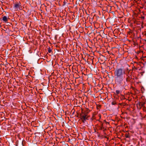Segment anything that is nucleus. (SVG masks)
<instances>
[{
    "instance_id": "1",
    "label": "nucleus",
    "mask_w": 146,
    "mask_h": 146,
    "mask_svg": "<svg viewBox=\"0 0 146 146\" xmlns=\"http://www.w3.org/2000/svg\"><path fill=\"white\" fill-rule=\"evenodd\" d=\"M125 70L123 68H116L114 72L115 83L118 85H123V81L125 77L124 75L125 74Z\"/></svg>"
},
{
    "instance_id": "2",
    "label": "nucleus",
    "mask_w": 146,
    "mask_h": 146,
    "mask_svg": "<svg viewBox=\"0 0 146 146\" xmlns=\"http://www.w3.org/2000/svg\"><path fill=\"white\" fill-rule=\"evenodd\" d=\"M90 111V110L86 108L84 110V112H82L81 114H80V119L83 123L85 122L86 119H88V116H87V114Z\"/></svg>"
},
{
    "instance_id": "3",
    "label": "nucleus",
    "mask_w": 146,
    "mask_h": 146,
    "mask_svg": "<svg viewBox=\"0 0 146 146\" xmlns=\"http://www.w3.org/2000/svg\"><path fill=\"white\" fill-rule=\"evenodd\" d=\"M13 8L16 11L21 10L22 9V6L21 5L20 2H17L14 3Z\"/></svg>"
},
{
    "instance_id": "4",
    "label": "nucleus",
    "mask_w": 146,
    "mask_h": 146,
    "mask_svg": "<svg viewBox=\"0 0 146 146\" xmlns=\"http://www.w3.org/2000/svg\"><path fill=\"white\" fill-rule=\"evenodd\" d=\"M9 19V17H7L6 16H4L2 18V20L5 23L8 22V19Z\"/></svg>"
},
{
    "instance_id": "5",
    "label": "nucleus",
    "mask_w": 146,
    "mask_h": 146,
    "mask_svg": "<svg viewBox=\"0 0 146 146\" xmlns=\"http://www.w3.org/2000/svg\"><path fill=\"white\" fill-rule=\"evenodd\" d=\"M127 77L126 78V82H129L130 81L131 78L130 76H128V75L126 76Z\"/></svg>"
},
{
    "instance_id": "6",
    "label": "nucleus",
    "mask_w": 146,
    "mask_h": 146,
    "mask_svg": "<svg viewBox=\"0 0 146 146\" xmlns=\"http://www.w3.org/2000/svg\"><path fill=\"white\" fill-rule=\"evenodd\" d=\"M125 136L126 138H130V136L129 135V133L128 131L126 132V133L125 135Z\"/></svg>"
},
{
    "instance_id": "7",
    "label": "nucleus",
    "mask_w": 146,
    "mask_h": 146,
    "mask_svg": "<svg viewBox=\"0 0 146 146\" xmlns=\"http://www.w3.org/2000/svg\"><path fill=\"white\" fill-rule=\"evenodd\" d=\"M99 129L101 130H103V131H104L106 130V129L103 127V125L102 124L101 125V126L99 127Z\"/></svg>"
},
{
    "instance_id": "8",
    "label": "nucleus",
    "mask_w": 146,
    "mask_h": 146,
    "mask_svg": "<svg viewBox=\"0 0 146 146\" xmlns=\"http://www.w3.org/2000/svg\"><path fill=\"white\" fill-rule=\"evenodd\" d=\"M48 53H50L52 52V50L51 49L50 47H48Z\"/></svg>"
},
{
    "instance_id": "9",
    "label": "nucleus",
    "mask_w": 146,
    "mask_h": 146,
    "mask_svg": "<svg viewBox=\"0 0 146 146\" xmlns=\"http://www.w3.org/2000/svg\"><path fill=\"white\" fill-rule=\"evenodd\" d=\"M144 103L141 102L140 103L139 105L141 106V107H143L144 106Z\"/></svg>"
},
{
    "instance_id": "10",
    "label": "nucleus",
    "mask_w": 146,
    "mask_h": 146,
    "mask_svg": "<svg viewBox=\"0 0 146 146\" xmlns=\"http://www.w3.org/2000/svg\"><path fill=\"white\" fill-rule=\"evenodd\" d=\"M116 93L117 94H118L120 93V91L119 90H117L116 91Z\"/></svg>"
},
{
    "instance_id": "11",
    "label": "nucleus",
    "mask_w": 146,
    "mask_h": 146,
    "mask_svg": "<svg viewBox=\"0 0 146 146\" xmlns=\"http://www.w3.org/2000/svg\"><path fill=\"white\" fill-rule=\"evenodd\" d=\"M111 104L112 105H115L116 104V103L115 102H111Z\"/></svg>"
},
{
    "instance_id": "12",
    "label": "nucleus",
    "mask_w": 146,
    "mask_h": 146,
    "mask_svg": "<svg viewBox=\"0 0 146 146\" xmlns=\"http://www.w3.org/2000/svg\"><path fill=\"white\" fill-rule=\"evenodd\" d=\"M123 86L124 87H125L126 86H127V84L125 83V82H124V84L123 85Z\"/></svg>"
},
{
    "instance_id": "13",
    "label": "nucleus",
    "mask_w": 146,
    "mask_h": 146,
    "mask_svg": "<svg viewBox=\"0 0 146 146\" xmlns=\"http://www.w3.org/2000/svg\"><path fill=\"white\" fill-rule=\"evenodd\" d=\"M98 116L100 118V119L101 118V115L100 114H98Z\"/></svg>"
},
{
    "instance_id": "14",
    "label": "nucleus",
    "mask_w": 146,
    "mask_h": 146,
    "mask_svg": "<svg viewBox=\"0 0 146 146\" xmlns=\"http://www.w3.org/2000/svg\"><path fill=\"white\" fill-rule=\"evenodd\" d=\"M22 143L23 145H24L23 144V142H22Z\"/></svg>"
},
{
    "instance_id": "15",
    "label": "nucleus",
    "mask_w": 146,
    "mask_h": 146,
    "mask_svg": "<svg viewBox=\"0 0 146 146\" xmlns=\"http://www.w3.org/2000/svg\"><path fill=\"white\" fill-rule=\"evenodd\" d=\"M64 3H65L64 2Z\"/></svg>"
},
{
    "instance_id": "16",
    "label": "nucleus",
    "mask_w": 146,
    "mask_h": 146,
    "mask_svg": "<svg viewBox=\"0 0 146 146\" xmlns=\"http://www.w3.org/2000/svg\"><path fill=\"white\" fill-rule=\"evenodd\" d=\"M144 18V17H143V18Z\"/></svg>"
},
{
    "instance_id": "17",
    "label": "nucleus",
    "mask_w": 146,
    "mask_h": 146,
    "mask_svg": "<svg viewBox=\"0 0 146 146\" xmlns=\"http://www.w3.org/2000/svg\"><path fill=\"white\" fill-rule=\"evenodd\" d=\"M144 18V17H143V18Z\"/></svg>"
}]
</instances>
